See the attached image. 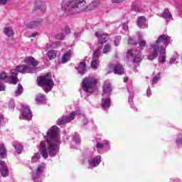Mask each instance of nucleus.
Segmentation results:
<instances>
[{
    "label": "nucleus",
    "instance_id": "1",
    "mask_svg": "<svg viewBox=\"0 0 182 182\" xmlns=\"http://www.w3.org/2000/svg\"><path fill=\"white\" fill-rule=\"evenodd\" d=\"M58 133H59V128L56 126H53L47 132L46 136L47 145L46 142L43 141L40 143L39 150L43 159H47L48 156L50 157H55L58 154L60 144V140L58 137Z\"/></svg>",
    "mask_w": 182,
    "mask_h": 182
},
{
    "label": "nucleus",
    "instance_id": "2",
    "mask_svg": "<svg viewBox=\"0 0 182 182\" xmlns=\"http://www.w3.org/2000/svg\"><path fill=\"white\" fill-rule=\"evenodd\" d=\"M171 43V37L167 35H161L158 39L151 43L149 46V53L147 55L149 60H154L159 57V62L164 63L166 62V48Z\"/></svg>",
    "mask_w": 182,
    "mask_h": 182
},
{
    "label": "nucleus",
    "instance_id": "3",
    "mask_svg": "<svg viewBox=\"0 0 182 182\" xmlns=\"http://www.w3.org/2000/svg\"><path fill=\"white\" fill-rule=\"evenodd\" d=\"M100 5V1L95 0L91 2L88 6L85 0H63L61 3V9L64 12L73 15L79 14L83 11H92Z\"/></svg>",
    "mask_w": 182,
    "mask_h": 182
},
{
    "label": "nucleus",
    "instance_id": "4",
    "mask_svg": "<svg viewBox=\"0 0 182 182\" xmlns=\"http://www.w3.org/2000/svg\"><path fill=\"white\" fill-rule=\"evenodd\" d=\"M82 87L87 93H93L97 90V78L95 75H90L83 79Z\"/></svg>",
    "mask_w": 182,
    "mask_h": 182
},
{
    "label": "nucleus",
    "instance_id": "5",
    "mask_svg": "<svg viewBox=\"0 0 182 182\" xmlns=\"http://www.w3.org/2000/svg\"><path fill=\"white\" fill-rule=\"evenodd\" d=\"M31 67L28 66V65H21L18 66H16V69H11L10 70V77L11 79V83L13 85H16L19 80H18V72L19 73H23L25 75V73H31Z\"/></svg>",
    "mask_w": 182,
    "mask_h": 182
},
{
    "label": "nucleus",
    "instance_id": "6",
    "mask_svg": "<svg viewBox=\"0 0 182 182\" xmlns=\"http://www.w3.org/2000/svg\"><path fill=\"white\" fill-rule=\"evenodd\" d=\"M38 86H45L44 92L48 93V92H50L52 88L53 87V80H52V77L50 76V73H48L45 76L40 77L38 80Z\"/></svg>",
    "mask_w": 182,
    "mask_h": 182
},
{
    "label": "nucleus",
    "instance_id": "7",
    "mask_svg": "<svg viewBox=\"0 0 182 182\" xmlns=\"http://www.w3.org/2000/svg\"><path fill=\"white\" fill-rule=\"evenodd\" d=\"M87 163L90 167H97L102 163V156L96 155L95 150L90 151L87 154Z\"/></svg>",
    "mask_w": 182,
    "mask_h": 182
},
{
    "label": "nucleus",
    "instance_id": "8",
    "mask_svg": "<svg viewBox=\"0 0 182 182\" xmlns=\"http://www.w3.org/2000/svg\"><path fill=\"white\" fill-rule=\"evenodd\" d=\"M45 170H46V164H40L37 166V168L36 169L35 172H33L32 174V178L33 181H41L42 178L41 176H42V173L45 172Z\"/></svg>",
    "mask_w": 182,
    "mask_h": 182
},
{
    "label": "nucleus",
    "instance_id": "9",
    "mask_svg": "<svg viewBox=\"0 0 182 182\" xmlns=\"http://www.w3.org/2000/svg\"><path fill=\"white\" fill-rule=\"evenodd\" d=\"M102 47L100 46L97 50H95L92 54V58L91 61V68L96 70L99 68L100 60L99 58L100 57V51L102 50Z\"/></svg>",
    "mask_w": 182,
    "mask_h": 182
},
{
    "label": "nucleus",
    "instance_id": "10",
    "mask_svg": "<svg viewBox=\"0 0 182 182\" xmlns=\"http://www.w3.org/2000/svg\"><path fill=\"white\" fill-rule=\"evenodd\" d=\"M80 111L73 112L70 114V115L58 119L57 121V123L59 126H61V124H66V123H70L72 120L75 119V117H76V115H80Z\"/></svg>",
    "mask_w": 182,
    "mask_h": 182
},
{
    "label": "nucleus",
    "instance_id": "11",
    "mask_svg": "<svg viewBox=\"0 0 182 182\" xmlns=\"http://www.w3.org/2000/svg\"><path fill=\"white\" fill-rule=\"evenodd\" d=\"M127 58L128 59H132V60L137 63V62H141V59H143V55L140 53L139 50H129L127 53Z\"/></svg>",
    "mask_w": 182,
    "mask_h": 182
},
{
    "label": "nucleus",
    "instance_id": "12",
    "mask_svg": "<svg viewBox=\"0 0 182 182\" xmlns=\"http://www.w3.org/2000/svg\"><path fill=\"white\" fill-rule=\"evenodd\" d=\"M96 147L98 151H100V150L109 151V150H110V142L106 139L97 140L96 143Z\"/></svg>",
    "mask_w": 182,
    "mask_h": 182
},
{
    "label": "nucleus",
    "instance_id": "13",
    "mask_svg": "<svg viewBox=\"0 0 182 182\" xmlns=\"http://www.w3.org/2000/svg\"><path fill=\"white\" fill-rule=\"evenodd\" d=\"M9 82L11 83V77L6 75V73L3 72L0 74V92H3L5 90V85H4V82Z\"/></svg>",
    "mask_w": 182,
    "mask_h": 182
},
{
    "label": "nucleus",
    "instance_id": "14",
    "mask_svg": "<svg viewBox=\"0 0 182 182\" xmlns=\"http://www.w3.org/2000/svg\"><path fill=\"white\" fill-rule=\"evenodd\" d=\"M109 69L114 75H124V68L120 64H112L109 65Z\"/></svg>",
    "mask_w": 182,
    "mask_h": 182
},
{
    "label": "nucleus",
    "instance_id": "15",
    "mask_svg": "<svg viewBox=\"0 0 182 182\" xmlns=\"http://www.w3.org/2000/svg\"><path fill=\"white\" fill-rule=\"evenodd\" d=\"M112 95V85L109 82H105L102 89V97H109Z\"/></svg>",
    "mask_w": 182,
    "mask_h": 182
},
{
    "label": "nucleus",
    "instance_id": "16",
    "mask_svg": "<svg viewBox=\"0 0 182 182\" xmlns=\"http://www.w3.org/2000/svg\"><path fill=\"white\" fill-rule=\"evenodd\" d=\"M22 117L24 120H31L32 119V112L28 105L23 106Z\"/></svg>",
    "mask_w": 182,
    "mask_h": 182
},
{
    "label": "nucleus",
    "instance_id": "17",
    "mask_svg": "<svg viewBox=\"0 0 182 182\" xmlns=\"http://www.w3.org/2000/svg\"><path fill=\"white\" fill-rule=\"evenodd\" d=\"M24 63H26V65H27V66H30L31 70H32L33 69H35V68H36V66H38V61H36V60H35V58H32V57H27L23 60Z\"/></svg>",
    "mask_w": 182,
    "mask_h": 182
},
{
    "label": "nucleus",
    "instance_id": "18",
    "mask_svg": "<svg viewBox=\"0 0 182 182\" xmlns=\"http://www.w3.org/2000/svg\"><path fill=\"white\" fill-rule=\"evenodd\" d=\"M136 24L141 29H146L149 26L147 24V19L144 16H139L137 18Z\"/></svg>",
    "mask_w": 182,
    "mask_h": 182
},
{
    "label": "nucleus",
    "instance_id": "19",
    "mask_svg": "<svg viewBox=\"0 0 182 182\" xmlns=\"http://www.w3.org/2000/svg\"><path fill=\"white\" fill-rule=\"evenodd\" d=\"M0 174H1L3 177H6L9 174L8 166L4 161H0Z\"/></svg>",
    "mask_w": 182,
    "mask_h": 182
},
{
    "label": "nucleus",
    "instance_id": "20",
    "mask_svg": "<svg viewBox=\"0 0 182 182\" xmlns=\"http://www.w3.org/2000/svg\"><path fill=\"white\" fill-rule=\"evenodd\" d=\"M72 58V50H68L65 51L61 56V63H68Z\"/></svg>",
    "mask_w": 182,
    "mask_h": 182
},
{
    "label": "nucleus",
    "instance_id": "21",
    "mask_svg": "<svg viewBox=\"0 0 182 182\" xmlns=\"http://www.w3.org/2000/svg\"><path fill=\"white\" fill-rule=\"evenodd\" d=\"M102 107L104 109V110H107V109H109L110 107V97H103L102 100Z\"/></svg>",
    "mask_w": 182,
    "mask_h": 182
},
{
    "label": "nucleus",
    "instance_id": "22",
    "mask_svg": "<svg viewBox=\"0 0 182 182\" xmlns=\"http://www.w3.org/2000/svg\"><path fill=\"white\" fill-rule=\"evenodd\" d=\"M95 36L97 37L99 43H105L107 41V34H102L99 32L95 33Z\"/></svg>",
    "mask_w": 182,
    "mask_h": 182
},
{
    "label": "nucleus",
    "instance_id": "23",
    "mask_svg": "<svg viewBox=\"0 0 182 182\" xmlns=\"http://www.w3.org/2000/svg\"><path fill=\"white\" fill-rule=\"evenodd\" d=\"M75 69H77L80 75H84V73H86V63L85 62L80 63V65Z\"/></svg>",
    "mask_w": 182,
    "mask_h": 182
},
{
    "label": "nucleus",
    "instance_id": "24",
    "mask_svg": "<svg viewBox=\"0 0 182 182\" xmlns=\"http://www.w3.org/2000/svg\"><path fill=\"white\" fill-rule=\"evenodd\" d=\"M161 18H164L166 21H171L173 15H171L169 9H166L162 14Z\"/></svg>",
    "mask_w": 182,
    "mask_h": 182
},
{
    "label": "nucleus",
    "instance_id": "25",
    "mask_svg": "<svg viewBox=\"0 0 182 182\" xmlns=\"http://www.w3.org/2000/svg\"><path fill=\"white\" fill-rule=\"evenodd\" d=\"M35 8L36 9L41 11V12H45V11H46V6H45V4L42 1H38L35 6Z\"/></svg>",
    "mask_w": 182,
    "mask_h": 182
},
{
    "label": "nucleus",
    "instance_id": "26",
    "mask_svg": "<svg viewBox=\"0 0 182 182\" xmlns=\"http://www.w3.org/2000/svg\"><path fill=\"white\" fill-rule=\"evenodd\" d=\"M57 54H58V53L56 52V50H50L48 52L47 56H48L49 60H53V59L56 58Z\"/></svg>",
    "mask_w": 182,
    "mask_h": 182
},
{
    "label": "nucleus",
    "instance_id": "27",
    "mask_svg": "<svg viewBox=\"0 0 182 182\" xmlns=\"http://www.w3.org/2000/svg\"><path fill=\"white\" fill-rule=\"evenodd\" d=\"M6 156V148L5 144L0 141V157H5Z\"/></svg>",
    "mask_w": 182,
    "mask_h": 182
},
{
    "label": "nucleus",
    "instance_id": "28",
    "mask_svg": "<svg viewBox=\"0 0 182 182\" xmlns=\"http://www.w3.org/2000/svg\"><path fill=\"white\" fill-rule=\"evenodd\" d=\"M4 33L6 36H14L15 35L14 30L11 27H6L4 28Z\"/></svg>",
    "mask_w": 182,
    "mask_h": 182
},
{
    "label": "nucleus",
    "instance_id": "29",
    "mask_svg": "<svg viewBox=\"0 0 182 182\" xmlns=\"http://www.w3.org/2000/svg\"><path fill=\"white\" fill-rule=\"evenodd\" d=\"M36 102L39 104L46 103V98L43 95H39L36 96Z\"/></svg>",
    "mask_w": 182,
    "mask_h": 182
},
{
    "label": "nucleus",
    "instance_id": "30",
    "mask_svg": "<svg viewBox=\"0 0 182 182\" xmlns=\"http://www.w3.org/2000/svg\"><path fill=\"white\" fill-rule=\"evenodd\" d=\"M39 25H41L40 21H32L30 23H28L27 26L30 29H35V28H38V26H39Z\"/></svg>",
    "mask_w": 182,
    "mask_h": 182
},
{
    "label": "nucleus",
    "instance_id": "31",
    "mask_svg": "<svg viewBox=\"0 0 182 182\" xmlns=\"http://www.w3.org/2000/svg\"><path fill=\"white\" fill-rule=\"evenodd\" d=\"M14 146L16 153H18V154H21V153H22V150L23 149V146H22V145L19 143H16L14 144Z\"/></svg>",
    "mask_w": 182,
    "mask_h": 182
},
{
    "label": "nucleus",
    "instance_id": "32",
    "mask_svg": "<svg viewBox=\"0 0 182 182\" xmlns=\"http://www.w3.org/2000/svg\"><path fill=\"white\" fill-rule=\"evenodd\" d=\"M41 160V154L36 153L31 158V163H38Z\"/></svg>",
    "mask_w": 182,
    "mask_h": 182
},
{
    "label": "nucleus",
    "instance_id": "33",
    "mask_svg": "<svg viewBox=\"0 0 182 182\" xmlns=\"http://www.w3.org/2000/svg\"><path fill=\"white\" fill-rule=\"evenodd\" d=\"M131 9L132 11H134V12H141V10H140V6L135 2L132 3Z\"/></svg>",
    "mask_w": 182,
    "mask_h": 182
},
{
    "label": "nucleus",
    "instance_id": "34",
    "mask_svg": "<svg viewBox=\"0 0 182 182\" xmlns=\"http://www.w3.org/2000/svg\"><path fill=\"white\" fill-rule=\"evenodd\" d=\"M23 93V87L21 84L18 85L17 89L15 92L16 96H20V95H22Z\"/></svg>",
    "mask_w": 182,
    "mask_h": 182
},
{
    "label": "nucleus",
    "instance_id": "35",
    "mask_svg": "<svg viewBox=\"0 0 182 182\" xmlns=\"http://www.w3.org/2000/svg\"><path fill=\"white\" fill-rule=\"evenodd\" d=\"M110 50H112V46H110L109 44H106L103 48L102 53H104L105 55H107V53H109Z\"/></svg>",
    "mask_w": 182,
    "mask_h": 182
},
{
    "label": "nucleus",
    "instance_id": "36",
    "mask_svg": "<svg viewBox=\"0 0 182 182\" xmlns=\"http://www.w3.org/2000/svg\"><path fill=\"white\" fill-rule=\"evenodd\" d=\"M73 141L75 142V144H80V138L79 137V134H75L73 136Z\"/></svg>",
    "mask_w": 182,
    "mask_h": 182
},
{
    "label": "nucleus",
    "instance_id": "37",
    "mask_svg": "<svg viewBox=\"0 0 182 182\" xmlns=\"http://www.w3.org/2000/svg\"><path fill=\"white\" fill-rule=\"evenodd\" d=\"M159 80H160V73H158L156 75H155L152 80L151 85H156Z\"/></svg>",
    "mask_w": 182,
    "mask_h": 182
},
{
    "label": "nucleus",
    "instance_id": "38",
    "mask_svg": "<svg viewBox=\"0 0 182 182\" xmlns=\"http://www.w3.org/2000/svg\"><path fill=\"white\" fill-rule=\"evenodd\" d=\"M146 41H139V46L140 47V49L141 50H143V49H144V46H146Z\"/></svg>",
    "mask_w": 182,
    "mask_h": 182
},
{
    "label": "nucleus",
    "instance_id": "39",
    "mask_svg": "<svg viewBox=\"0 0 182 182\" xmlns=\"http://www.w3.org/2000/svg\"><path fill=\"white\" fill-rule=\"evenodd\" d=\"M120 41H122V37L120 36L115 37V40L114 41V46H118L120 44Z\"/></svg>",
    "mask_w": 182,
    "mask_h": 182
},
{
    "label": "nucleus",
    "instance_id": "40",
    "mask_svg": "<svg viewBox=\"0 0 182 182\" xmlns=\"http://www.w3.org/2000/svg\"><path fill=\"white\" fill-rule=\"evenodd\" d=\"M176 144H177V146H181L182 144V135H179L176 140Z\"/></svg>",
    "mask_w": 182,
    "mask_h": 182
},
{
    "label": "nucleus",
    "instance_id": "41",
    "mask_svg": "<svg viewBox=\"0 0 182 182\" xmlns=\"http://www.w3.org/2000/svg\"><path fill=\"white\" fill-rule=\"evenodd\" d=\"M59 45H60V41H58V42H55V43H53L50 45V48H58L59 46Z\"/></svg>",
    "mask_w": 182,
    "mask_h": 182
},
{
    "label": "nucleus",
    "instance_id": "42",
    "mask_svg": "<svg viewBox=\"0 0 182 182\" xmlns=\"http://www.w3.org/2000/svg\"><path fill=\"white\" fill-rule=\"evenodd\" d=\"M55 38H56V39H58V40L65 39V34H62V33L58 34L55 36Z\"/></svg>",
    "mask_w": 182,
    "mask_h": 182
},
{
    "label": "nucleus",
    "instance_id": "43",
    "mask_svg": "<svg viewBox=\"0 0 182 182\" xmlns=\"http://www.w3.org/2000/svg\"><path fill=\"white\" fill-rule=\"evenodd\" d=\"M122 28L124 31H127L129 29V23L128 22L124 23Z\"/></svg>",
    "mask_w": 182,
    "mask_h": 182
},
{
    "label": "nucleus",
    "instance_id": "44",
    "mask_svg": "<svg viewBox=\"0 0 182 182\" xmlns=\"http://www.w3.org/2000/svg\"><path fill=\"white\" fill-rule=\"evenodd\" d=\"M64 32L65 35H69V33H70V28H69L68 26L65 27Z\"/></svg>",
    "mask_w": 182,
    "mask_h": 182
},
{
    "label": "nucleus",
    "instance_id": "45",
    "mask_svg": "<svg viewBox=\"0 0 182 182\" xmlns=\"http://www.w3.org/2000/svg\"><path fill=\"white\" fill-rule=\"evenodd\" d=\"M112 4H122V2H124L125 0H111Z\"/></svg>",
    "mask_w": 182,
    "mask_h": 182
},
{
    "label": "nucleus",
    "instance_id": "46",
    "mask_svg": "<svg viewBox=\"0 0 182 182\" xmlns=\"http://www.w3.org/2000/svg\"><path fill=\"white\" fill-rule=\"evenodd\" d=\"M128 43L129 45H137V43H136V41H134V40L129 38L128 41Z\"/></svg>",
    "mask_w": 182,
    "mask_h": 182
},
{
    "label": "nucleus",
    "instance_id": "47",
    "mask_svg": "<svg viewBox=\"0 0 182 182\" xmlns=\"http://www.w3.org/2000/svg\"><path fill=\"white\" fill-rule=\"evenodd\" d=\"M169 63H170V65H174V63H177V61H176V58H171Z\"/></svg>",
    "mask_w": 182,
    "mask_h": 182
},
{
    "label": "nucleus",
    "instance_id": "48",
    "mask_svg": "<svg viewBox=\"0 0 182 182\" xmlns=\"http://www.w3.org/2000/svg\"><path fill=\"white\" fill-rule=\"evenodd\" d=\"M9 0H0V5L2 6V5H6V4H8V1Z\"/></svg>",
    "mask_w": 182,
    "mask_h": 182
},
{
    "label": "nucleus",
    "instance_id": "49",
    "mask_svg": "<svg viewBox=\"0 0 182 182\" xmlns=\"http://www.w3.org/2000/svg\"><path fill=\"white\" fill-rule=\"evenodd\" d=\"M146 96L147 97H150V96H151V90L150 88H148L146 90Z\"/></svg>",
    "mask_w": 182,
    "mask_h": 182
},
{
    "label": "nucleus",
    "instance_id": "50",
    "mask_svg": "<svg viewBox=\"0 0 182 182\" xmlns=\"http://www.w3.org/2000/svg\"><path fill=\"white\" fill-rule=\"evenodd\" d=\"M9 107H11V109H12V107H15V102H14V100L10 101Z\"/></svg>",
    "mask_w": 182,
    "mask_h": 182
},
{
    "label": "nucleus",
    "instance_id": "51",
    "mask_svg": "<svg viewBox=\"0 0 182 182\" xmlns=\"http://www.w3.org/2000/svg\"><path fill=\"white\" fill-rule=\"evenodd\" d=\"M82 123L83 124H87V123H89V120L87 119V118L83 117Z\"/></svg>",
    "mask_w": 182,
    "mask_h": 182
},
{
    "label": "nucleus",
    "instance_id": "52",
    "mask_svg": "<svg viewBox=\"0 0 182 182\" xmlns=\"http://www.w3.org/2000/svg\"><path fill=\"white\" fill-rule=\"evenodd\" d=\"M36 36H38V33H34L29 36V38H36Z\"/></svg>",
    "mask_w": 182,
    "mask_h": 182
},
{
    "label": "nucleus",
    "instance_id": "53",
    "mask_svg": "<svg viewBox=\"0 0 182 182\" xmlns=\"http://www.w3.org/2000/svg\"><path fill=\"white\" fill-rule=\"evenodd\" d=\"M127 80H129V78L127 77L124 78V82L126 83V82H127Z\"/></svg>",
    "mask_w": 182,
    "mask_h": 182
},
{
    "label": "nucleus",
    "instance_id": "54",
    "mask_svg": "<svg viewBox=\"0 0 182 182\" xmlns=\"http://www.w3.org/2000/svg\"><path fill=\"white\" fill-rule=\"evenodd\" d=\"M129 102H132V94L129 95Z\"/></svg>",
    "mask_w": 182,
    "mask_h": 182
},
{
    "label": "nucleus",
    "instance_id": "55",
    "mask_svg": "<svg viewBox=\"0 0 182 182\" xmlns=\"http://www.w3.org/2000/svg\"><path fill=\"white\" fill-rule=\"evenodd\" d=\"M139 39L140 41H141V39H143V36L139 35Z\"/></svg>",
    "mask_w": 182,
    "mask_h": 182
},
{
    "label": "nucleus",
    "instance_id": "56",
    "mask_svg": "<svg viewBox=\"0 0 182 182\" xmlns=\"http://www.w3.org/2000/svg\"><path fill=\"white\" fill-rule=\"evenodd\" d=\"M46 47H47V48H50V45L47 44V45H46Z\"/></svg>",
    "mask_w": 182,
    "mask_h": 182
},
{
    "label": "nucleus",
    "instance_id": "57",
    "mask_svg": "<svg viewBox=\"0 0 182 182\" xmlns=\"http://www.w3.org/2000/svg\"><path fill=\"white\" fill-rule=\"evenodd\" d=\"M34 182H42V181H34Z\"/></svg>",
    "mask_w": 182,
    "mask_h": 182
}]
</instances>
